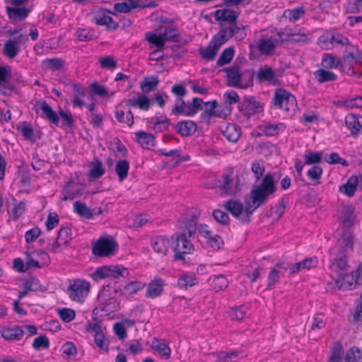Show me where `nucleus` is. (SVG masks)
I'll use <instances>...</instances> for the list:
<instances>
[{
    "mask_svg": "<svg viewBox=\"0 0 362 362\" xmlns=\"http://www.w3.org/2000/svg\"><path fill=\"white\" fill-rule=\"evenodd\" d=\"M276 191L274 175L272 173L265 174L261 182L254 185L245 197V214L247 216L252 214L256 209L265 204L270 197H274Z\"/></svg>",
    "mask_w": 362,
    "mask_h": 362,
    "instance_id": "f257e3e1",
    "label": "nucleus"
},
{
    "mask_svg": "<svg viewBox=\"0 0 362 362\" xmlns=\"http://www.w3.org/2000/svg\"><path fill=\"white\" fill-rule=\"evenodd\" d=\"M276 191L274 175L272 173L265 174L261 182L254 185L245 197V214L247 216L252 214L256 209L265 204L270 197H274Z\"/></svg>",
    "mask_w": 362,
    "mask_h": 362,
    "instance_id": "f03ea898",
    "label": "nucleus"
},
{
    "mask_svg": "<svg viewBox=\"0 0 362 362\" xmlns=\"http://www.w3.org/2000/svg\"><path fill=\"white\" fill-rule=\"evenodd\" d=\"M263 111V105L252 96H245L238 103L237 119L240 123L247 124L255 115Z\"/></svg>",
    "mask_w": 362,
    "mask_h": 362,
    "instance_id": "7ed1b4c3",
    "label": "nucleus"
},
{
    "mask_svg": "<svg viewBox=\"0 0 362 362\" xmlns=\"http://www.w3.org/2000/svg\"><path fill=\"white\" fill-rule=\"evenodd\" d=\"M175 242L172 245V248L175 252L174 259L175 260L185 261V255L190 254L194 250V245L191 243V238L181 233H176Z\"/></svg>",
    "mask_w": 362,
    "mask_h": 362,
    "instance_id": "20e7f679",
    "label": "nucleus"
},
{
    "mask_svg": "<svg viewBox=\"0 0 362 362\" xmlns=\"http://www.w3.org/2000/svg\"><path fill=\"white\" fill-rule=\"evenodd\" d=\"M129 275L127 268L122 265H105L98 267L91 274V277L95 281L103 279H117L120 276L126 277Z\"/></svg>",
    "mask_w": 362,
    "mask_h": 362,
    "instance_id": "39448f33",
    "label": "nucleus"
},
{
    "mask_svg": "<svg viewBox=\"0 0 362 362\" xmlns=\"http://www.w3.org/2000/svg\"><path fill=\"white\" fill-rule=\"evenodd\" d=\"M272 104L275 107L288 112L295 110L296 100L294 95L286 89L277 88L274 92Z\"/></svg>",
    "mask_w": 362,
    "mask_h": 362,
    "instance_id": "423d86ee",
    "label": "nucleus"
},
{
    "mask_svg": "<svg viewBox=\"0 0 362 362\" xmlns=\"http://www.w3.org/2000/svg\"><path fill=\"white\" fill-rule=\"evenodd\" d=\"M118 245L111 235L100 237L93 247V254L97 257H107L112 255Z\"/></svg>",
    "mask_w": 362,
    "mask_h": 362,
    "instance_id": "0eeeda50",
    "label": "nucleus"
},
{
    "mask_svg": "<svg viewBox=\"0 0 362 362\" xmlns=\"http://www.w3.org/2000/svg\"><path fill=\"white\" fill-rule=\"evenodd\" d=\"M240 175L235 173L232 169L223 175L222 190L228 195L236 194L241 190Z\"/></svg>",
    "mask_w": 362,
    "mask_h": 362,
    "instance_id": "6e6552de",
    "label": "nucleus"
},
{
    "mask_svg": "<svg viewBox=\"0 0 362 362\" xmlns=\"http://www.w3.org/2000/svg\"><path fill=\"white\" fill-rule=\"evenodd\" d=\"M99 309L110 314L115 312L117 308V303L115 298V293L112 292L109 286L103 287L98 296Z\"/></svg>",
    "mask_w": 362,
    "mask_h": 362,
    "instance_id": "1a4fd4ad",
    "label": "nucleus"
},
{
    "mask_svg": "<svg viewBox=\"0 0 362 362\" xmlns=\"http://www.w3.org/2000/svg\"><path fill=\"white\" fill-rule=\"evenodd\" d=\"M89 289L90 284L88 282L81 279H76L68 287L67 293L72 300L82 302L87 296Z\"/></svg>",
    "mask_w": 362,
    "mask_h": 362,
    "instance_id": "9d476101",
    "label": "nucleus"
},
{
    "mask_svg": "<svg viewBox=\"0 0 362 362\" xmlns=\"http://www.w3.org/2000/svg\"><path fill=\"white\" fill-rule=\"evenodd\" d=\"M171 114L175 116L192 117L196 115L192 101L185 102L183 99H176Z\"/></svg>",
    "mask_w": 362,
    "mask_h": 362,
    "instance_id": "9b49d317",
    "label": "nucleus"
},
{
    "mask_svg": "<svg viewBox=\"0 0 362 362\" xmlns=\"http://www.w3.org/2000/svg\"><path fill=\"white\" fill-rule=\"evenodd\" d=\"M286 272V262H279L272 267L267 277V289L272 288Z\"/></svg>",
    "mask_w": 362,
    "mask_h": 362,
    "instance_id": "f8f14e48",
    "label": "nucleus"
},
{
    "mask_svg": "<svg viewBox=\"0 0 362 362\" xmlns=\"http://www.w3.org/2000/svg\"><path fill=\"white\" fill-rule=\"evenodd\" d=\"M283 42V39L273 40L272 38H261L258 40L257 48L261 54L270 56L274 53L277 45H281Z\"/></svg>",
    "mask_w": 362,
    "mask_h": 362,
    "instance_id": "ddd939ff",
    "label": "nucleus"
},
{
    "mask_svg": "<svg viewBox=\"0 0 362 362\" xmlns=\"http://www.w3.org/2000/svg\"><path fill=\"white\" fill-rule=\"evenodd\" d=\"M329 267L334 279L346 273L348 264L346 257L341 255L339 257H333Z\"/></svg>",
    "mask_w": 362,
    "mask_h": 362,
    "instance_id": "4468645a",
    "label": "nucleus"
},
{
    "mask_svg": "<svg viewBox=\"0 0 362 362\" xmlns=\"http://www.w3.org/2000/svg\"><path fill=\"white\" fill-rule=\"evenodd\" d=\"M62 193L64 201L72 200L81 197L83 193V189L73 181H69L64 185Z\"/></svg>",
    "mask_w": 362,
    "mask_h": 362,
    "instance_id": "2eb2a0df",
    "label": "nucleus"
},
{
    "mask_svg": "<svg viewBox=\"0 0 362 362\" xmlns=\"http://www.w3.org/2000/svg\"><path fill=\"white\" fill-rule=\"evenodd\" d=\"M153 250L162 255H166L168 248L172 247V240L165 236H156L151 239Z\"/></svg>",
    "mask_w": 362,
    "mask_h": 362,
    "instance_id": "dca6fc26",
    "label": "nucleus"
},
{
    "mask_svg": "<svg viewBox=\"0 0 362 362\" xmlns=\"http://www.w3.org/2000/svg\"><path fill=\"white\" fill-rule=\"evenodd\" d=\"M165 281L160 277H156L148 284L146 288V296L150 298H155L160 296L163 291Z\"/></svg>",
    "mask_w": 362,
    "mask_h": 362,
    "instance_id": "f3484780",
    "label": "nucleus"
},
{
    "mask_svg": "<svg viewBox=\"0 0 362 362\" xmlns=\"http://www.w3.org/2000/svg\"><path fill=\"white\" fill-rule=\"evenodd\" d=\"M345 124L354 136H357L362 130V117H361L349 115L345 118Z\"/></svg>",
    "mask_w": 362,
    "mask_h": 362,
    "instance_id": "a211bd4d",
    "label": "nucleus"
},
{
    "mask_svg": "<svg viewBox=\"0 0 362 362\" xmlns=\"http://www.w3.org/2000/svg\"><path fill=\"white\" fill-rule=\"evenodd\" d=\"M226 74L227 84L230 87L240 88L241 73L237 67H227L223 69Z\"/></svg>",
    "mask_w": 362,
    "mask_h": 362,
    "instance_id": "6ab92c4d",
    "label": "nucleus"
},
{
    "mask_svg": "<svg viewBox=\"0 0 362 362\" xmlns=\"http://www.w3.org/2000/svg\"><path fill=\"white\" fill-rule=\"evenodd\" d=\"M197 127L195 122L190 120H182L175 126L176 132L182 136L192 135L197 131Z\"/></svg>",
    "mask_w": 362,
    "mask_h": 362,
    "instance_id": "aec40b11",
    "label": "nucleus"
},
{
    "mask_svg": "<svg viewBox=\"0 0 362 362\" xmlns=\"http://www.w3.org/2000/svg\"><path fill=\"white\" fill-rule=\"evenodd\" d=\"M198 216L192 215L189 218H187L183 221L180 227V233L187 235L188 237H192L197 230Z\"/></svg>",
    "mask_w": 362,
    "mask_h": 362,
    "instance_id": "412c9836",
    "label": "nucleus"
},
{
    "mask_svg": "<svg viewBox=\"0 0 362 362\" xmlns=\"http://www.w3.org/2000/svg\"><path fill=\"white\" fill-rule=\"evenodd\" d=\"M356 272L343 275L334 279L336 286L341 290H351L354 284H355Z\"/></svg>",
    "mask_w": 362,
    "mask_h": 362,
    "instance_id": "4be33fe9",
    "label": "nucleus"
},
{
    "mask_svg": "<svg viewBox=\"0 0 362 362\" xmlns=\"http://www.w3.org/2000/svg\"><path fill=\"white\" fill-rule=\"evenodd\" d=\"M214 16L217 21L228 22L230 25L237 21L238 13L233 10L228 8L218 9L214 12Z\"/></svg>",
    "mask_w": 362,
    "mask_h": 362,
    "instance_id": "5701e85b",
    "label": "nucleus"
},
{
    "mask_svg": "<svg viewBox=\"0 0 362 362\" xmlns=\"http://www.w3.org/2000/svg\"><path fill=\"white\" fill-rule=\"evenodd\" d=\"M258 129L261 131L259 135H265L267 136H274L277 135L281 131L286 129V125L284 123L278 124H264L259 125Z\"/></svg>",
    "mask_w": 362,
    "mask_h": 362,
    "instance_id": "b1692460",
    "label": "nucleus"
},
{
    "mask_svg": "<svg viewBox=\"0 0 362 362\" xmlns=\"http://www.w3.org/2000/svg\"><path fill=\"white\" fill-rule=\"evenodd\" d=\"M152 348L158 352L159 356L165 360L170 358L171 349L163 339H154L151 344Z\"/></svg>",
    "mask_w": 362,
    "mask_h": 362,
    "instance_id": "393cba45",
    "label": "nucleus"
},
{
    "mask_svg": "<svg viewBox=\"0 0 362 362\" xmlns=\"http://www.w3.org/2000/svg\"><path fill=\"white\" fill-rule=\"evenodd\" d=\"M1 336L6 340H19L23 336V330L19 326L4 327L1 331Z\"/></svg>",
    "mask_w": 362,
    "mask_h": 362,
    "instance_id": "a878e982",
    "label": "nucleus"
},
{
    "mask_svg": "<svg viewBox=\"0 0 362 362\" xmlns=\"http://www.w3.org/2000/svg\"><path fill=\"white\" fill-rule=\"evenodd\" d=\"M223 206L226 210L230 212L233 216L238 218L243 212L245 211L242 202L238 199H229L224 202Z\"/></svg>",
    "mask_w": 362,
    "mask_h": 362,
    "instance_id": "bb28decb",
    "label": "nucleus"
},
{
    "mask_svg": "<svg viewBox=\"0 0 362 362\" xmlns=\"http://www.w3.org/2000/svg\"><path fill=\"white\" fill-rule=\"evenodd\" d=\"M315 78L319 83L335 81L337 76L334 72L327 69H319L314 71Z\"/></svg>",
    "mask_w": 362,
    "mask_h": 362,
    "instance_id": "cd10ccee",
    "label": "nucleus"
},
{
    "mask_svg": "<svg viewBox=\"0 0 362 362\" xmlns=\"http://www.w3.org/2000/svg\"><path fill=\"white\" fill-rule=\"evenodd\" d=\"M137 143L145 149H151L156 144V137L150 133L139 131L137 132Z\"/></svg>",
    "mask_w": 362,
    "mask_h": 362,
    "instance_id": "c85d7f7f",
    "label": "nucleus"
},
{
    "mask_svg": "<svg viewBox=\"0 0 362 362\" xmlns=\"http://www.w3.org/2000/svg\"><path fill=\"white\" fill-rule=\"evenodd\" d=\"M358 184V177L356 176H351L345 184L340 186L339 192L349 197H351L354 195L357 189Z\"/></svg>",
    "mask_w": 362,
    "mask_h": 362,
    "instance_id": "c756f323",
    "label": "nucleus"
},
{
    "mask_svg": "<svg viewBox=\"0 0 362 362\" xmlns=\"http://www.w3.org/2000/svg\"><path fill=\"white\" fill-rule=\"evenodd\" d=\"M105 173L103 165L98 158H94L90 164L88 177L91 180H97L101 177Z\"/></svg>",
    "mask_w": 362,
    "mask_h": 362,
    "instance_id": "7c9ffc66",
    "label": "nucleus"
},
{
    "mask_svg": "<svg viewBox=\"0 0 362 362\" xmlns=\"http://www.w3.org/2000/svg\"><path fill=\"white\" fill-rule=\"evenodd\" d=\"M159 80L156 76H146L140 83L141 90L144 93H148L157 89Z\"/></svg>",
    "mask_w": 362,
    "mask_h": 362,
    "instance_id": "2f4dec72",
    "label": "nucleus"
},
{
    "mask_svg": "<svg viewBox=\"0 0 362 362\" xmlns=\"http://www.w3.org/2000/svg\"><path fill=\"white\" fill-rule=\"evenodd\" d=\"M257 78L261 82L268 81L272 83L276 78V74L271 66L266 65L259 68L257 73Z\"/></svg>",
    "mask_w": 362,
    "mask_h": 362,
    "instance_id": "473e14b6",
    "label": "nucleus"
},
{
    "mask_svg": "<svg viewBox=\"0 0 362 362\" xmlns=\"http://www.w3.org/2000/svg\"><path fill=\"white\" fill-rule=\"evenodd\" d=\"M96 24L99 25H106L108 29L115 30L118 27L116 22L113 21L112 17L105 12H100L95 17Z\"/></svg>",
    "mask_w": 362,
    "mask_h": 362,
    "instance_id": "72a5a7b5",
    "label": "nucleus"
},
{
    "mask_svg": "<svg viewBox=\"0 0 362 362\" xmlns=\"http://www.w3.org/2000/svg\"><path fill=\"white\" fill-rule=\"evenodd\" d=\"M19 52L20 47L18 46V41L9 40L5 43L3 53L8 58H15L18 55Z\"/></svg>",
    "mask_w": 362,
    "mask_h": 362,
    "instance_id": "f704fd0d",
    "label": "nucleus"
},
{
    "mask_svg": "<svg viewBox=\"0 0 362 362\" xmlns=\"http://www.w3.org/2000/svg\"><path fill=\"white\" fill-rule=\"evenodd\" d=\"M8 17L14 21H21L25 19L28 13L29 9L18 7H7L6 8Z\"/></svg>",
    "mask_w": 362,
    "mask_h": 362,
    "instance_id": "c9c22d12",
    "label": "nucleus"
},
{
    "mask_svg": "<svg viewBox=\"0 0 362 362\" xmlns=\"http://www.w3.org/2000/svg\"><path fill=\"white\" fill-rule=\"evenodd\" d=\"M74 211L86 219H90L93 217L92 210L85 203L80 201H77L74 204Z\"/></svg>",
    "mask_w": 362,
    "mask_h": 362,
    "instance_id": "e433bc0d",
    "label": "nucleus"
},
{
    "mask_svg": "<svg viewBox=\"0 0 362 362\" xmlns=\"http://www.w3.org/2000/svg\"><path fill=\"white\" fill-rule=\"evenodd\" d=\"M225 28L230 37L235 36L236 39L241 40L246 36L245 27L243 25H238L237 21L231 23L229 27Z\"/></svg>",
    "mask_w": 362,
    "mask_h": 362,
    "instance_id": "4c0bfd02",
    "label": "nucleus"
},
{
    "mask_svg": "<svg viewBox=\"0 0 362 362\" xmlns=\"http://www.w3.org/2000/svg\"><path fill=\"white\" fill-rule=\"evenodd\" d=\"M218 50L219 49L210 41L208 46L199 49V54L204 59L212 61L214 59Z\"/></svg>",
    "mask_w": 362,
    "mask_h": 362,
    "instance_id": "58836bf2",
    "label": "nucleus"
},
{
    "mask_svg": "<svg viewBox=\"0 0 362 362\" xmlns=\"http://www.w3.org/2000/svg\"><path fill=\"white\" fill-rule=\"evenodd\" d=\"M148 123L151 124V128L156 132H161L168 129L170 124V120L165 116L161 120L151 118L148 120Z\"/></svg>",
    "mask_w": 362,
    "mask_h": 362,
    "instance_id": "ea45409f",
    "label": "nucleus"
},
{
    "mask_svg": "<svg viewBox=\"0 0 362 362\" xmlns=\"http://www.w3.org/2000/svg\"><path fill=\"white\" fill-rule=\"evenodd\" d=\"M305 165H317L322 161V152L307 151L304 155Z\"/></svg>",
    "mask_w": 362,
    "mask_h": 362,
    "instance_id": "a19ab883",
    "label": "nucleus"
},
{
    "mask_svg": "<svg viewBox=\"0 0 362 362\" xmlns=\"http://www.w3.org/2000/svg\"><path fill=\"white\" fill-rule=\"evenodd\" d=\"M161 34L165 42L173 41L175 42H180L181 40V36L179 34L177 28L176 26H170L165 28Z\"/></svg>",
    "mask_w": 362,
    "mask_h": 362,
    "instance_id": "79ce46f5",
    "label": "nucleus"
},
{
    "mask_svg": "<svg viewBox=\"0 0 362 362\" xmlns=\"http://www.w3.org/2000/svg\"><path fill=\"white\" fill-rule=\"evenodd\" d=\"M305 13L303 7H298L293 9L285 10L283 16L287 18L290 22H295L300 19Z\"/></svg>",
    "mask_w": 362,
    "mask_h": 362,
    "instance_id": "37998d69",
    "label": "nucleus"
},
{
    "mask_svg": "<svg viewBox=\"0 0 362 362\" xmlns=\"http://www.w3.org/2000/svg\"><path fill=\"white\" fill-rule=\"evenodd\" d=\"M235 54V49L233 47L226 48L221 54L216 64L218 66H223L229 64L233 59Z\"/></svg>",
    "mask_w": 362,
    "mask_h": 362,
    "instance_id": "c03bdc74",
    "label": "nucleus"
},
{
    "mask_svg": "<svg viewBox=\"0 0 362 362\" xmlns=\"http://www.w3.org/2000/svg\"><path fill=\"white\" fill-rule=\"evenodd\" d=\"M230 38L226 28L221 29L211 40L218 49Z\"/></svg>",
    "mask_w": 362,
    "mask_h": 362,
    "instance_id": "a18cd8bd",
    "label": "nucleus"
},
{
    "mask_svg": "<svg viewBox=\"0 0 362 362\" xmlns=\"http://www.w3.org/2000/svg\"><path fill=\"white\" fill-rule=\"evenodd\" d=\"M41 110L51 123L55 125L58 124L59 120V116L46 102L44 101L42 103Z\"/></svg>",
    "mask_w": 362,
    "mask_h": 362,
    "instance_id": "49530a36",
    "label": "nucleus"
},
{
    "mask_svg": "<svg viewBox=\"0 0 362 362\" xmlns=\"http://www.w3.org/2000/svg\"><path fill=\"white\" fill-rule=\"evenodd\" d=\"M228 286V281L224 275L215 276L211 282V288L216 292L224 290Z\"/></svg>",
    "mask_w": 362,
    "mask_h": 362,
    "instance_id": "de8ad7c7",
    "label": "nucleus"
},
{
    "mask_svg": "<svg viewBox=\"0 0 362 362\" xmlns=\"http://www.w3.org/2000/svg\"><path fill=\"white\" fill-rule=\"evenodd\" d=\"M322 66L327 69L337 68L340 64V61L332 54H325L321 62Z\"/></svg>",
    "mask_w": 362,
    "mask_h": 362,
    "instance_id": "09e8293b",
    "label": "nucleus"
},
{
    "mask_svg": "<svg viewBox=\"0 0 362 362\" xmlns=\"http://www.w3.org/2000/svg\"><path fill=\"white\" fill-rule=\"evenodd\" d=\"M223 133L226 139L231 142H236L240 136V131L233 124L228 125Z\"/></svg>",
    "mask_w": 362,
    "mask_h": 362,
    "instance_id": "8fccbe9b",
    "label": "nucleus"
},
{
    "mask_svg": "<svg viewBox=\"0 0 362 362\" xmlns=\"http://www.w3.org/2000/svg\"><path fill=\"white\" fill-rule=\"evenodd\" d=\"M265 170L266 168L263 160H256L251 164V171L254 174L256 180L262 179Z\"/></svg>",
    "mask_w": 362,
    "mask_h": 362,
    "instance_id": "3c124183",
    "label": "nucleus"
},
{
    "mask_svg": "<svg viewBox=\"0 0 362 362\" xmlns=\"http://www.w3.org/2000/svg\"><path fill=\"white\" fill-rule=\"evenodd\" d=\"M197 284V280L192 275L184 274L179 277L177 280V286L180 288H187Z\"/></svg>",
    "mask_w": 362,
    "mask_h": 362,
    "instance_id": "603ef678",
    "label": "nucleus"
},
{
    "mask_svg": "<svg viewBox=\"0 0 362 362\" xmlns=\"http://www.w3.org/2000/svg\"><path fill=\"white\" fill-rule=\"evenodd\" d=\"M129 170V163L125 160H119L115 166V171L119 181H123L127 176Z\"/></svg>",
    "mask_w": 362,
    "mask_h": 362,
    "instance_id": "864d4df0",
    "label": "nucleus"
},
{
    "mask_svg": "<svg viewBox=\"0 0 362 362\" xmlns=\"http://www.w3.org/2000/svg\"><path fill=\"white\" fill-rule=\"evenodd\" d=\"M343 353V347L340 342L334 344L332 348L331 354L327 362H342L341 355Z\"/></svg>",
    "mask_w": 362,
    "mask_h": 362,
    "instance_id": "5fc2aeb1",
    "label": "nucleus"
},
{
    "mask_svg": "<svg viewBox=\"0 0 362 362\" xmlns=\"http://www.w3.org/2000/svg\"><path fill=\"white\" fill-rule=\"evenodd\" d=\"M345 362H362V351L356 347L350 349L346 354Z\"/></svg>",
    "mask_w": 362,
    "mask_h": 362,
    "instance_id": "6e6d98bb",
    "label": "nucleus"
},
{
    "mask_svg": "<svg viewBox=\"0 0 362 362\" xmlns=\"http://www.w3.org/2000/svg\"><path fill=\"white\" fill-rule=\"evenodd\" d=\"M247 311V306L245 305H241L232 308L229 315L232 320H240L245 317Z\"/></svg>",
    "mask_w": 362,
    "mask_h": 362,
    "instance_id": "4d7b16f0",
    "label": "nucleus"
},
{
    "mask_svg": "<svg viewBox=\"0 0 362 362\" xmlns=\"http://www.w3.org/2000/svg\"><path fill=\"white\" fill-rule=\"evenodd\" d=\"M115 117L119 122H124L128 124L129 127L134 124V115L133 112L129 110L126 115L122 110H117L115 112Z\"/></svg>",
    "mask_w": 362,
    "mask_h": 362,
    "instance_id": "13d9d810",
    "label": "nucleus"
},
{
    "mask_svg": "<svg viewBox=\"0 0 362 362\" xmlns=\"http://www.w3.org/2000/svg\"><path fill=\"white\" fill-rule=\"evenodd\" d=\"M99 63L103 69L114 70L117 68V64L115 57L112 55H107L105 57H100Z\"/></svg>",
    "mask_w": 362,
    "mask_h": 362,
    "instance_id": "bf43d9fd",
    "label": "nucleus"
},
{
    "mask_svg": "<svg viewBox=\"0 0 362 362\" xmlns=\"http://www.w3.org/2000/svg\"><path fill=\"white\" fill-rule=\"evenodd\" d=\"M146 39L149 43L154 45L158 48H162L165 42L161 33L157 35L156 33H147L146 34Z\"/></svg>",
    "mask_w": 362,
    "mask_h": 362,
    "instance_id": "052dcab7",
    "label": "nucleus"
},
{
    "mask_svg": "<svg viewBox=\"0 0 362 362\" xmlns=\"http://www.w3.org/2000/svg\"><path fill=\"white\" fill-rule=\"evenodd\" d=\"M94 341L97 346L99 347L101 350H103L105 352H108L109 341L106 339L103 332L94 334Z\"/></svg>",
    "mask_w": 362,
    "mask_h": 362,
    "instance_id": "680f3d73",
    "label": "nucleus"
},
{
    "mask_svg": "<svg viewBox=\"0 0 362 362\" xmlns=\"http://www.w3.org/2000/svg\"><path fill=\"white\" fill-rule=\"evenodd\" d=\"M151 103H153L152 99H150L146 94H137V107L140 110H148Z\"/></svg>",
    "mask_w": 362,
    "mask_h": 362,
    "instance_id": "e2e57ef3",
    "label": "nucleus"
},
{
    "mask_svg": "<svg viewBox=\"0 0 362 362\" xmlns=\"http://www.w3.org/2000/svg\"><path fill=\"white\" fill-rule=\"evenodd\" d=\"M310 39L308 38V34L305 33L303 30H300L298 32L293 35V37H287L284 40V42H309Z\"/></svg>",
    "mask_w": 362,
    "mask_h": 362,
    "instance_id": "0e129e2a",
    "label": "nucleus"
},
{
    "mask_svg": "<svg viewBox=\"0 0 362 362\" xmlns=\"http://www.w3.org/2000/svg\"><path fill=\"white\" fill-rule=\"evenodd\" d=\"M240 88L246 89L253 85L254 72L247 71L241 74Z\"/></svg>",
    "mask_w": 362,
    "mask_h": 362,
    "instance_id": "69168bd1",
    "label": "nucleus"
},
{
    "mask_svg": "<svg viewBox=\"0 0 362 362\" xmlns=\"http://www.w3.org/2000/svg\"><path fill=\"white\" fill-rule=\"evenodd\" d=\"M206 243L214 250H218L223 246V240L218 235H212L210 236L206 240Z\"/></svg>",
    "mask_w": 362,
    "mask_h": 362,
    "instance_id": "338daca9",
    "label": "nucleus"
},
{
    "mask_svg": "<svg viewBox=\"0 0 362 362\" xmlns=\"http://www.w3.org/2000/svg\"><path fill=\"white\" fill-rule=\"evenodd\" d=\"M213 217L214 219L219 223L222 225H227L229 223L230 218L227 213L220 210V209H215L213 211Z\"/></svg>",
    "mask_w": 362,
    "mask_h": 362,
    "instance_id": "774afa93",
    "label": "nucleus"
}]
</instances>
